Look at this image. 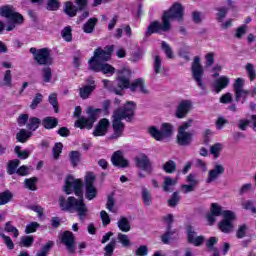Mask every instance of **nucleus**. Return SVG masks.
<instances>
[{"label":"nucleus","mask_w":256,"mask_h":256,"mask_svg":"<svg viewBox=\"0 0 256 256\" xmlns=\"http://www.w3.org/2000/svg\"><path fill=\"white\" fill-rule=\"evenodd\" d=\"M97 177L93 172H86L84 176V183L81 179H75L73 175H68L65 179L64 191L66 195H73L67 199L63 196L59 197V205L62 211L73 213L75 211L78 215L79 221H85L89 215V208L85 203L87 201H93L97 197V187H95V181ZM83 185L85 186V198L83 196Z\"/></svg>","instance_id":"nucleus-1"},{"label":"nucleus","mask_w":256,"mask_h":256,"mask_svg":"<svg viewBox=\"0 0 256 256\" xmlns=\"http://www.w3.org/2000/svg\"><path fill=\"white\" fill-rule=\"evenodd\" d=\"M30 53L33 55L35 63L40 67H51L54 63L53 56H51V49L47 47L40 49L31 47Z\"/></svg>","instance_id":"nucleus-2"},{"label":"nucleus","mask_w":256,"mask_h":256,"mask_svg":"<svg viewBox=\"0 0 256 256\" xmlns=\"http://www.w3.org/2000/svg\"><path fill=\"white\" fill-rule=\"evenodd\" d=\"M175 128L173 124L169 122H164L161 124L160 130L157 126H150L148 128V133L151 135L155 141H163V139H169V137L173 136Z\"/></svg>","instance_id":"nucleus-3"},{"label":"nucleus","mask_w":256,"mask_h":256,"mask_svg":"<svg viewBox=\"0 0 256 256\" xmlns=\"http://www.w3.org/2000/svg\"><path fill=\"white\" fill-rule=\"evenodd\" d=\"M135 111H137V103L134 101H127L123 107L116 108L113 115L126 121L127 123H132L135 119Z\"/></svg>","instance_id":"nucleus-4"},{"label":"nucleus","mask_w":256,"mask_h":256,"mask_svg":"<svg viewBox=\"0 0 256 256\" xmlns=\"http://www.w3.org/2000/svg\"><path fill=\"white\" fill-rule=\"evenodd\" d=\"M115 51V47L113 45L106 46L104 49L98 47L94 50V55L88 60V67H92L97 63H105L111 59V55Z\"/></svg>","instance_id":"nucleus-5"},{"label":"nucleus","mask_w":256,"mask_h":256,"mask_svg":"<svg viewBox=\"0 0 256 256\" xmlns=\"http://www.w3.org/2000/svg\"><path fill=\"white\" fill-rule=\"evenodd\" d=\"M162 17L167 23H171V21L181 22L185 17V8L182 3L175 2L168 10L163 12Z\"/></svg>","instance_id":"nucleus-6"},{"label":"nucleus","mask_w":256,"mask_h":256,"mask_svg":"<svg viewBox=\"0 0 256 256\" xmlns=\"http://www.w3.org/2000/svg\"><path fill=\"white\" fill-rule=\"evenodd\" d=\"M161 22L158 20L152 21L145 32L146 37H151V35H161L162 33H169L171 31V22H167L163 16H161Z\"/></svg>","instance_id":"nucleus-7"},{"label":"nucleus","mask_w":256,"mask_h":256,"mask_svg":"<svg viewBox=\"0 0 256 256\" xmlns=\"http://www.w3.org/2000/svg\"><path fill=\"white\" fill-rule=\"evenodd\" d=\"M192 79L195 81L199 89H205V83H203V75H205V69L201 64V57L195 56L191 65Z\"/></svg>","instance_id":"nucleus-8"},{"label":"nucleus","mask_w":256,"mask_h":256,"mask_svg":"<svg viewBox=\"0 0 256 256\" xmlns=\"http://www.w3.org/2000/svg\"><path fill=\"white\" fill-rule=\"evenodd\" d=\"M0 16L9 19L14 25H23L25 18L21 13L16 12L15 8L11 5H4L0 7Z\"/></svg>","instance_id":"nucleus-9"},{"label":"nucleus","mask_w":256,"mask_h":256,"mask_svg":"<svg viewBox=\"0 0 256 256\" xmlns=\"http://www.w3.org/2000/svg\"><path fill=\"white\" fill-rule=\"evenodd\" d=\"M237 219V215L235 212L231 210H224L223 211V219L219 222L218 228L222 233H232L235 226L233 225V221Z\"/></svg>","instance_id":"nucleus-10"},{"label":"nucleus","mask_w":256,"mask_h":256,"mask_svg":"<svg viewBox=\"0 0 256 256\" xmlns=\"http://www.w3.org/2000/svg\"><path fill=\"white\" fill-rule=\"evenodd\" d=\"M62 245H65L68 253L73 255L77 249V242H75V234L73 232L66 230L62 233L60 238Z\"/></svg>","instance_id":"nucleus-11"},{"label":"nucleus","mask_w":256,"mask_h":256,"mask_svg":"<svg viewBox=\"0 0 256 256\" xmlns=\"http://www.w3.org/2000/svg\"><path fill=\"white\" fill-rule=\"evenodd\" d=\"M88 69L94 73H103V75H107V77L115 75V67L109 63H96V65L88 66Z\"/></svg>","instance_id":"nucleus-12"},{"label":"nucleus","mask_w":256,"mask_h":256,"mask_svg":"<svg viewBox=\"0 0 256 256\" xmlns=\"http://www.w3.org/2000/svg\"><path fill=\"white\" fill-rule=\"evenodd\" d=\"M186 232H187V241L191 245H194V247H201L203 243H205V236L200 235L195 237L197 235V232L193 229L192 225H188L186 227Z\"/></svg>","instance_id":"nucleus-13"},{"label":"nucleus","mask_w":256,"mask_h":256,"mask_svg":"<svg viewBox=\"0 0 256 256\" xmlns=\"http://www.w3.org/2000/svg\"><path fill=\"white\" fill-rule=\"evenodd\" d=\"M109 127H111V122H109V119L102 118L95 126L92 135L94 137H105V135H107V133L109 132Z\"/></svg>","instance_id":"nucleus-14"},{"label":"nucleus","mask_w":256,"mask_h":256,"mask_svg":"<svg viewBox=\"0 0 256 256\" xmlns=\"http://www.w3.org/2000/svg\"><path fill=\"white\" fill-rule=\"evenodd\" d=\"M112 129L113 134L111 135V139H119L125 133V123H123L121 118L115 116V114H113Z\"/></svg>","instance_id":"nucleus-15"},{"label":"nucleus","mask_w":256,"mask_h":256,"mask_svg":"<svg viewBox=\"0 0 256 256\" xmlns=\"http://www.w3.org/2000/svg\"><path fill=\"white\" fill-rule=\"evenodd\" d=\"M111 163L114 167H118V169H127L129 167V160L123 156L121 150H117L112 154Z\"/></svg>","instance_id":"nucleus-16"},{"label":"nucleus","mask_w":256,"mask_h":256,"mask_svg":"<svg viewBox=\"0 0 256 256\" xmlns=\"http://www.w3.org/2000/svg\"><path fill=\"white\" fill-rule=\"evenodd\" d=\"M135 161L136 167H138V169L145 171L149 175L153 173V166L151 165V160H149V157L146 154H142L141 158L136 157Z\"/></svg>","instance_id":"nucleus-17"},{"label":"nucleus","mask_w":256,"mask_h":256,"mask_svg":"<svg viewBox=\"0 0 256 256\" xmlns=\"http://www.w3.org/2000/svg\"><path fill=\"white\" fill-rule=\"evenodd\" d=\"M191 111V101L189 100H182L175 112V117L177 119H185L189 112Z\"/></svg>","instance_id":"nucleus-18"},{"label":"nucleus","mask_w":256,"mask_h":256,"mask_svg":"<svg viewBox=\"0 0 256 256\" xmlns=\"http://www.w3.org/2000/svg\"><path fill=\"white\" fill-rule=\"evenodd\" d=\"M193 132H178L176 136V143L180 147H189L193 143Z\"/></svg>","instance_id":"nucleus-19"},{"label":"nucleus","mask_w":256,"mask_h":256,"mask_svg":"<svg viewBox=\"0 0 256 256\" xmlns=\"http://www.w3.org/2000/svg\"><path fill=\"white\" fill-rule=\"evenodd\" d=\"M142 93L143 95H149V89H147V85L145 84V79L137 78L133 82H131L130 91L131 93H136V91Z\"/></svg>","instance_id":"nucleus-20"},{"label":"nucleus","mask_w":256,"mask_h":256,"mask_svg":"<svg viewBox=\"0 0 256 256\" xmlns=\"http://www.w3.org/2000/svg\"><path fill=\"white\" fill-rule=\"evenodd\" d=\"M125 89H131V80L123 77H117V88H114L115 95H123Z\"/></svg>","instance_id":"nucleus-21"},{"label":"nucleus","mask_w":256,"mask_h":256,"mask_svg":"<svg viewBox=\"0 0 256 256\" xmlns=\"http://www.w3.org/2000/svg\"><path fill=\"white\" fill-rule=\"evenodd\" d=\"M229 83H231V79H229V77L220 76L213 84L215 93H221L223 89H227V87H229Z\"/></svg>","instance_id":"nucleus-22"},{"label":"nucleus","mask_w":256,"mask_h":256,"mask_svg":"<svg viewBox=\"0 0 256 256\" xmlns=\"http://www.w3.org/2000/svg\"><path fill=\"white\" fill-rule=\"evenodd\" d=\"M93 125H95V122L85 116H81L74 123V127H77L81 130L87 129L88 131H91V129H93Z\"/></svg>","instance_id":"nucleus-23"},{"label":"nucleus","mask_w":256,"mask_h":256,"mask_svg":"<svg viewBox=\"0 0 256 256\" xmlns=\"http://www.w3.org/2000/svg\"><path fill=\"white\" fill-rule=\"evenodd\" d=\"M223 173H225V167L221 164L215 165L214 169L208 172L206 183H213V181H215L219 175H223Z\"/></svg>","instance_id":"nucleus-24"},{"label":"nucleus","mask_w":256,"mask_h":256,"mask_svg":"<svg viewBox=\"0 0 256 256\" xmlns=\"http://www.w3.org/2000/svg\"><path fill=\"white\" fill-rule=\"evenodd\" d=\"M63 11L65 15L70 18L77 17V13H79V9H77V6H75L72 1H67L64 3Z\"/></svg>","instance_id":"nucleus-25"},{"label":"nucleus","mask_w":256,"mask_h":256,"mask_svg":"<svg viewBox=\"0 0 256 256\" xmlns=\"http://www.w3.org/2000/svg\"><path fill=\"white\" fill-rule=\"evenodd\" d=\"M42 126L44 127V129H47L48 131L51 129H55L59 126V119L53 116H47L42 119Z\"/></svg>","instance_id":"nucleus-26"},{"label":"nucleus","mask_w":256,"mask_h":256,"mask_svg":"<svg viewBox=\"0 0 256 256\" xmlns=\"http://www.w3.org/2000/svg\"><path fill=\"white\" fill-rule=\"evenodd\" d=\"M31 137H33V132L26 129H20L16 134V141L18 143H27Z\"/></svg>","instance_id":"nucleus-27"},{"label":"nucleus","mask_w":256,"mask_h":256,"mask_svg":"<svg viewBox=\"0 0 256 256\" xmlns=\"http://www.w3.org/2000/svg\"><path fill=\"white\" fill-rule=\"evenodd\" d=\"M117 225L120 231H122L123 233H129V231H131V223L129 222V219L124 216L120 217Z\"/></svg>","instance_id":"nucleus-28"},{"label":"nucleus","mask_w":256,"mask_h":256,"mask_svg":"<svg viewBox=\"0 0 256 256\" xmlns=\"http://www.w3.org/2000/svg\"><path fill=\"white\" fill-rule=\"evenodd\" d=\"M141 195H142V201L145 207H151V205H153V196L151 195V191L143 187Z\"/></svg>","instance_id":"nucleus-29"},{"label":"nucleus","mask_w":256,"mask_h":256,"mask_svg":"<svg viewBox=\"0 0 256 256\" xmlns=\"http://www.w3.org/2000/svg\"><path fill=\"white\" fill-rule=\"evenodd\" d=\"M173 227V222H169L166 227V232L161 236V241L164 245H169V240L172 235H175V231L171 230Z\"/></svg>","instance_id":"nucleus-30"},{"label":"nucleus","mask_w":256,"mask_h":256,"mask_svg":"<svg viewBox=\"0 0 256 256\" xmlns=\"http://www.w3.org/2000/svg\"><path fill=\"white\" fill-rule=\"evenodd\" d=\"M41 119L37 118V117H30L28 120V123L26 124V127L28 129V131H37V129H39V127L41 126Z\"/></svg>","instance_id":"nucleus-31"},{"label":"nucleus","mask_w":256,"mask_h":256,"mask_svg":"<svg viewBox=\"0 0 256 256\" xmlns=\"http://www.w3.org/2000/svg\"><path fill=\"white\" fill-rule=\"evenodd\" d=\"M99 20L97 18H90L84 25H83V31L84 33H92L95 31V25Z\"/></svg>","instance_id":"nucleus-32"},{"label":"nucleus","mask_w":256,"mask_h":256,"mask_svg":"<svg viewBox=\"0 0 256 256\" xmlns=\"http://www.w3.org/2000/svg\"><path fill=\"white\" fill-rule=\"evenodd\" d=\"M96 87H97L96 85H93V86L85 85L82 88H80L81 99H88L89 95H91V93L95 91Z\"/></svg>","instance_id":"nucleus-33"},{"label":"nucleus","mask_w":256,"mask_h":256,"mask_svg":"<svg viewBox=\"0 0 256 256\" xmlns=\"http://www.w3.org/2000/svg\"><path fill=\"white\" fill-rule=\"evenodd\" d=\"M115 247H117V239L112 238L111 241L104 247V256H113Z\"/></svg>","instance_id":"nucleus-34"},{"label":"nucleus","mask_w":256,"mask_h":256,"mask_svg":"<svg viewBox=\"0 0 256 256\" xmlns=\"http://www.w3.org/2000/svg\"><path fill=\"white\" fill-rule=\"evenodd\" d=\"M51 79H53V70H51L50 66H44L42 68V80L44 83H51Z\"/></svg>","instance_id":"nucleus-35"},{"label":"nucleus","mask_w":256,"mask_h":256,"mask_svg":"<svg viewBox=\"0 0 256 256\" xmlns=\"http://www.w3.org/2000/svg\"><path fill=\"white\" fill-rule=\"evenodd\" d=\"M35 243V237L33 235L22 236L20 238L19 247L29 248Z\"/></svg>","instance_id":"nucleus-36"},{"label":"nucleus","mask_w":256,"mask_h":256,"mask_svg":"<svg viewBox=\"0 0 256 256\" xmlns=\"http://www.w3.org/2000/svg\"><path fill=\"white\" fill-rule=\"evenodd\" d=\"M101 111H103L101 108H93L92 106H89L87 109L88 119L95 123Z\"/></svg>","instance_id":"nucleus-37"},{"label":"nucleus","mask_w":256,"mask_h":256,"mask_svg":"<svg viewBox=\"0 0 256 256\" xmlns=\"http://www.w3.org/2000/svg\"><path fill=\"white\" fill-rule=\"evenodd\" d=\"M2 87H8L9 89H12L13 87V75L11 74V70H6L3 81H2Z\"/></svg>","instance_id":"nucleus-38"},{"label":"nucleus","mask_w":256,"mask_h":256,"mask_svg":"<svg viewBox=\"0 0 256 256\" xmlns=\"http://www.w3.org/2000/svg\"><path fill=\"white\" fill-rule=\"evenodd\" d=\"M245 71H246L249 81H251V82L255 81V79H256L255 65H253L252 63H247L245 65Z\"/></svg>","instance_id":"nucleus-39"},{"label":"nucleus","mask_w":256,"mask_h":256,"mask_svg":"<svg viewBox=\"0 0 256 256\" xmlns=\"http://www.w3.org/2000/svg\"><path fill=\"white\" fill-rule=\"evenodd\" d=\"M19 159H14V160H10L8 162L6 171L8 173V175H15V173H17V167H19Z\"/></svg>","instance_id":"nucleus-40"},{"label":"nucleus","mask_w":256,"mask_h":256,"mask_svg":"<svg viewBox=\"0 0 256 256\" xmlns=\"http://www.w3.org/2000/svg\"><path fill=\"white\" fill-rule=\"evenodd\" d=\"M70 163L72 167H77L81 161V152L80 151H71L69 153Z\"/></svg>","instance_id":"nucleus-41"},{"label":"nucleus","mask_w":256,"mask_h":256,"mask_svg":"<svg viewBox=\"0 0 256 256\" xmlns=\"http://www.w3.org/2000/svg\"><path fill=\"white\" fill-rule=\"evenodd\" d=\"M4 231L6 233H13V237H15V239H17V237H19V229H17V227L13 226V222H11V221H8L5 223Z\"/></svg>","instance_id":"nucleus-42"},{"label":"nucleus","mask_w":256,"mask_h":256,"mask_svg":"<svg viewBox=\"0 0 256 256\" xmlns=\"http://www.w3.org/2000/svg\"><path fill=\"white\" fill-rule=\"evenodd\" d=\"M72 28L71 26H66L64 29L61 31L62 38L64 41L67 43H71L73 41V33H72Z\"/></svg>","instance_id":"nucleus-43"},{"label":"nucleus","mask_w":256,"mask_h":256,"mask_svg":"<svg viewBox=\"0 0 256 256\" xmlns=\"http://www.w3.org/2000/svg\"><path fill=\"white\" fill-rule=\"evenodd\" d=\"M163 171H165V173H169V174L175 173L177 171V163H175V161H173V160H168L163 165Z\"/></svg>","instance_id":"nucleus-44"},{"label":"nucleus","mask_w":256,"mask_h":256,"mask_svg":"<svg viewBox=\"0 0 256 256\" xmlns=\"http://www.w3.org/2000/svg\"><path fill=\"white\" fill-rule=\"evenodd\" d=\"M11 199H13V193L11 191L5 190L0 193V205H7Z\"/></svg>","instance_id":"nucleus-45"},{"label":"nucleus","mask_w":256,"mask_h":256,"mask_svg":"<svg viewBox=\"0 0 256 256\" xmlns=\"http://www.w3.org/2000/svg\"><path fill=\"white\" fill-rule=\"evenodd\" d=\"M61 153H63V143L57 142L52 148V155L54 159L56 160L59 159V157L61 156Z\"/></svg>","instance_id":"nucleus-46"},{"label":"nucleus","mask_w":256,"mask_h":256,"mask_svg":"<svg viewBox=\"0 0 256 256\" xmlns=\"http://www.w3.org/2000/svg\"><path fill=\"white\" fill-rule=\"evenodd\" d=\"M50 105H52L54 112L59 113V101L57 100V93H52L48 97Z\"/></svg>","instance_id":"nucleus-47"},{"label":"nucleus","mask_w":256,"mask_h":256,"mask_svg":"<svg viewBox=\"0 0 256 256\" xmlns=\"http://www.w3.org/2000/svg\"><path fill=\"white\" fill-rule=\"evenodd\" d=\"M179 201H181L179 192H173L170 199L168 200V207H177V205H179Z\"/></svg>","instance_id":"nucleus-48"},{"label":"nucleus","mask_w":256,"mask_h":256,"mask_svg":"<svg viewBox=\"0 0 256 256\" xmlns=\"http://www.w3.org/2000/svg\"><path fill=\"white\" fill-rule=\"evenodd\" d=\"M117 239L118 243H121L122 247H131V240H129V236H127V234L118 233Z\"/></svg>","instance_id":"nucleus-49"},{"label":"nucleus","mask_w":256,"mask_h":256,"mask_svg":"<svg viewBox=\"0 0 256 256\" xmlns=\"http://www.w3.org/2000/svg\"><path fill=\"white\" fill-rule=\"evenodd\" d=\"M218 13L216 14L218 23H223V19L227 17V13H229V9L225 7L216 8Z\"/></svg>","instance_id":"nucleus-50"},{"label":"nucleus","mask_w":256,"mask_h":256,"mask_svg":"<svg viewBox=\"0 0 256 256\" xmlns=\"http://www.w3.org/2000/svg\"><path fill=\"white\" fill-rule=\"evenodd\" d=\"M221 151H223V144L221 143H216L210 147V153L214 155V159L219 158V153H221Z\"/></svg>","instance_id":"nucleus-51"},{"label":"nucleus","mask_w":256,"mask_h":256,"mask_svg":"<svg viewBox=\"0 0 256 256\" xmlns=\"http://www.w3.org/2000/svg\"><path fill=\"white\" fill-rule=\"evenodd\" d=\"M0 237L3 239L7 249H9L10 251H13V249H15V243H13L11 237L5 235L4 233H1Z\"/></svg>","instance_id":"nucleus-52"},{"label":"nucleus","mask_w":256,"mask_h":256,"mask_svg":"<svg viewBox=\"0 0 256 256\" xmlns=\"http://www.w3.org/2000/svg\"><path fill=\"white\" fill-rule=\"evenodd\" d=\"M14 152L16 153L18 159H29V150L21 151V146H16L14 148Z\"/></svg>","instance_id":"nucleus-53"},{"label":"nucleus","mask_w":256,"mask_h":256,"mask_svg":"<svg viewBox=\"0 0 256 256\" xmlns=\"http://www.w3.org/2000/svg\"><path fill=\"white\" fill-rule=\"evenodd\" d=\"M176 181L172 179L171 177L167 176L164 178V184H163V191L165 193H169L170 189L169 187H173V185H176Z\"/></svg>","instance_id":"nucleus-54"},{"label":"nucleus","mask_w":256,"mask_h":256,"mask_svg":"<svg viewBox=\"0 0 256 256\" xmlns=\"http://www.w3.org/2000/svg\"><path fill=\"white\" fill-rule=\"evenodd\" d=\"M210 211L212 215H215V217H220V215L223 217V208L217 203L211 204Z\"/></svg>","instance_id":"nucleus-55"},{"label":"nucleus","mask_w":256,"mask_h":256,"mask_svg":"<svg viewBox=\"0 0 256 256\" xmlns=\"http://www.w3.org/2000/svg\"><path fill=\"white\" fill-rule=\"evenodd\" d=\"M100 219L102 221L103 227H107V225L111 224V217H109V214L105 210L100 212Z\"/></svg>","instance_id":"nucleus-56"},{"label":"nucleus","mask_w":256,"mask_h":256,"mask_svg":"<svg viewBox=\"0 0 256 256\" xmlns=\"http://www.w3.org/2000/svg\"><path fill=\"white\" fill-rule=\"evenodd\" d=\"M246 33H247V25L243 24L236 29L234 37L236 39H243V35H245Z\"/></svg>","instance_id":"nucleus-57"},{"label":"nucleus","mask_w":256,"mask_h":256,"mask_svg":"<svg viewBox=\"0 0 256 256\" xmlns=\"http://www.w3.org/2000/svg\"><path fill=\"white\" fill-rule=\"evenodd\" d=\"M60 5L59 0H48L46 9L48 11H59Z\"/></svg>","instance_id":"nucleus-58"},{"label":"nucleus","mask_w":256,"mask_h":256,"mask_svg":"<svg viewBox=\"0 0 256 256\" xmlns=\"http://www.w3.org/2000/svg\"><path fill=\"white\" fill-rule=\"evenodd\" d=\"M132 75H133V72L129 68H122L121 70L118 71V77H122L124 79L131 80Z\"/></svg>","instance_id":"nucleus-59"},{"label":"nucleus","mask_w":256,"mask_h":256,"mask_svg":"<svg viewBox=\"0 0 256 256\" xmlns=\"http://www.w3.org/2000/svg\"><path fill=\"white\" fill-rule=\"evenodd\" d=\"M114 207H115V197L113 196V194H110L107 197L106 209H108V211H110L111 213H115V211L113 210Z\"/></svg>","instance_id":"nucleus-60"},{"label":"nucleus","mask_w":256,"mask_h":256,"mask_svg":"<svg viewBox=\"0 0 256 256\" xmlns=\"http://www.w3.org/2000/svg\"><path fill=\"white\" fill-rule=\"evenodd\" d=\"M43 102V94L37 93L32 100V103L30 105V109H37V106Z\"/></svg>","instance_id":"nucleus-61"},{"label":"nucleus","mask_w":256,"mask_h":256,"mask_svg":"<svg viewBox=\"0 0 256 256\" xmlns=\"http://www.w3.org/2000/svg\"><path fill=\"white\" fill-rule=\"evenodd\" d=\"M35 183H37L36 177L25 179V185L28 189H30V191H37V187L35 186Z\"/></svg>","instance_id":"nucleus-62"},{"label":"nucleus","mask_w":256,"mask_h":256,"mask_svg":"<svg viewBox=\"0 0 256 256\" xmlns=\"http://www.w3.org/2000/svg\"><path fill=\"white\" fill-rule=\"evenodd\" d=\"M39 229V223L37 222H31L26 226L25 233L27 235H30V233H35Z\"/></svg>","instance_id":"nucleus-63"},{"label":"nucleus","mask_w":256,"mask_h":256,"mask_svg":"<svg viewBox=\"0 0 256 256\" xmlns=\"http://www.w3.org/2000/svg\"><path fill=\"white\" fill-rule=\"evenodd\" d=\"M148 253H149V247H147V245H141L136 250V255L137 256H147Z\"/></svg>","instance_id":"nucleus-64"}]
</instances>
